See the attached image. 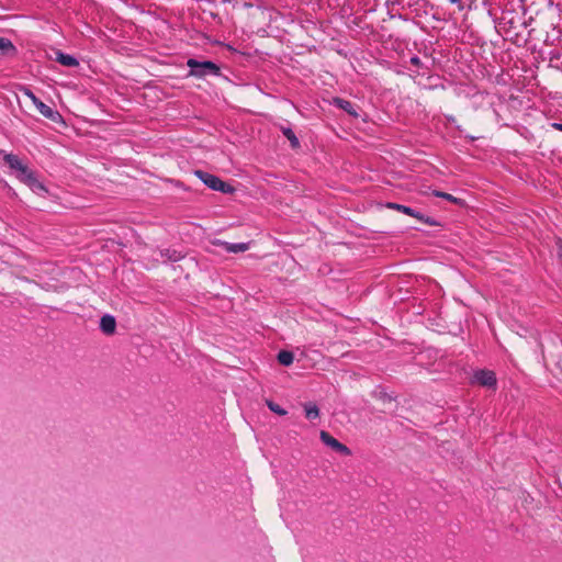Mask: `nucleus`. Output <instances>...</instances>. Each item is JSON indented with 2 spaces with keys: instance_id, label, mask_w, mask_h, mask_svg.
Returning <instances> with one entry per match:
<instances>
[{
  "instance_id": "f257e3e1",
  "label": "nucleus",
  "mask_w": 562,
  "mask_h": 562,
  "mask_svg": "<svg viewBox=\"0 0 562 562\" xmlns=\"http://www.w3.org/2000/svg\"><path fill=\"white\" fill-rule=\"evenodd\" d=\"M0 156L18 181L26 186L33 193L41 198L48 195L49 190L41 180L37 171L30 168L18 155L0 150Z\"/></svg>"
},
{
  "instance_id": "f03ea898",
  "label": "nucleus",
  "mask_w": 562,
  "mask_h": 562,
  "mask_svg": "<svg viewBox=\"0 0 562 562\" xmlns=\"http://www.w3.org/2000/svg\"><path fill=\"white\" fill-rule=\"evenodd\" d=\"M319 112H322L323 115L337 117L348 116L355 120L361 116V108L359 104L345 98L334 95L327 90H318V113Z\"/></svg>"
},
{
  "instance_id": "7ed1b4c3",
  "label": "nucleus",
  "mask_w": 562,
  "mask_h": 562,
  "mask_svg": "<svg viewBox=\"0 0 562 562\" xmlns=\"http://www.w3.org/2000/svg\"><path fill=\"white\" fill-rule=\"evenodd\" d=\"M498 26L507 34L518 35L519 30L526 27L525 11L505 8L498 19Z\"/></svg>"
},
{
  "instance_id": "20e7f679",
  "label": "nucleus",
  "mask_w": 562,
  "mask_h": 562,
  "mask_svg": "<svg viewBox=\"0 0 562 562\" xmlns=\"http://www.w3.org/2000/svg\"><path fill=\"white\" fill-rule=\"evenodd\" d=\"M189 67V77L196 79H205L209 76H221V68L212 60H198L196 58H189L187 60Z\"/></svg>"
},
{
  "instance_id": "39448f33",
  "label": "nucleus",
  "mask_w": 562,
  "mask_h": 562,
  "mask_svg": "<svg viewBox=\"0 0 562 562\" xmlns=\"http://www.w3.org/2000/svg\"><path fill=\"white\" fill-rule=\"evenodd\" d=\"M194 173L211 190L226 194H231L235 191V189L229 183L224 182L221 178H218L215 175L209 173L203 170H195Z\"/></svg>"
},
{
  "instance_id": "423d86ee",
  "label": "nucleus",
  "mask_w": 562,
  "mask_h": 562,
  "mask_svg": "<svg viewBox=\"0 0 562 562\" xmlns=\"http://www.w3.org/2000/svg\"><path fill=\"white\" fill-rule=\"evenodd\" d=\"M318 437L327 447H329L337 454L346 457L351 456V450L346 445L330 436L329 432L322 430Z\"/></svg>"
},
{
  "instance_id": "0eeeda50",
  "label": "nucleus",
  "mask_w": 562,
  "mask_h": 562,
  "mask_svg": "<svg viewBox=\"0 0 562 562\" xmlns=\"http://www.w3.org/2000/svg\"><path fill=\"white\" fill-rule=\"evenodd\" d=\"M472 382L481 386L494 389L496 387L497 379L493 371L481 369L474 372Z\"/></svg>"
},
{
  "instance_id": "6e6552de",
  "label": "nucleus",
  "mask_w": 562,
  "mask_h": 562,
  "mask_svg": "<svg viewBox=\"0 0 562 562\" xmlns=\"http://www.w3.org/2000/svg\"><path fill=\"white\" fill-rule=\"evenodd\" d=\"M116 328V321L115 318L110 315L105 314L100 319V329L105 335H112L115 331Z\"/></svg>"
},
{
  "instance_id": "1a4fd4ad",
  "label": "nucleus",
  "mask_w": 562,
  "mask_h": 562,
  "mask_svg": "<svg viewBox=\"0 0 562 562\" xmlns=\"http://www.w3.org/2000/svg\"><path fill=\"white\" fill-rule=\"evenodd\" d=\"M18 53L16 47L11 40L7 37H0V56L1 57H13Z\"/></svg>"
},
{
  "instance_id": "9d476101",
  "label": "nucleus",
  "mask_w": 562,
  "mask_h": 562,
  "mask_svg": "<svg viewBox=\"0 0 562 562\" xmlns=\"http://www.w3.org/2000/svg\"><path fill=\"white\" fill-rule=\"evenodd\" d=\"M55 60L58 61L60 65L66 67H77L79 65L78 59L69 54H65L61 50L55 52Z\"/></svg>"
},
{
  "instance_id": "9b49d317",
  "label": "nucleus",
  "mask_w": 562,
  "mask_h": 562,
  "mask_svg": "<svg viewBox=\"0 0 562 562\" xmlns=\"http://www.w3.org/2000/svg\"><path fill=\"white\" fill-rule=\"evenodd\" d=\"M38 112L46 119L55 121L58 116V112L53 110L49 105L45 104L42 100H38L35 104Z\"/></svg>"
},
{
  "instance_id": "f8f14e48",
  "label": "nucleus",
  "mask_w": 562,
  "mask_h": 562,
  "mask_svg": "<svg viewBox=\"0 0 562 562\" xmlns=\"http://www.w3.org/2000/svg\"><path fill=\"white\" fill-rule=\"evenodd\" d=\"M385 207L404 213L412 217L417 216V211L415 209L404 205V204L396 203V202H387L385 204Z\"/></svg>"
},
{
  "instance_id": "ddd939ff",
  "label": "nucleus",
  "mask_w": 562,
  "mask_h": 562,
  "mask_svg": "<svg viewBox=\"0 0 562 562\" xmlns=\"http://www.w3.org/2000/svg\"><path fill=\"white\" fill-rule=\"evenodd\" d=\"M222 245H223V248L225 249V251L231 252V254H239V252H244L249 249V244H247V243L224 241V243H222Z\"/></svg>"
},
{
  "instance_id": "4468645a",
  "label": "nucleus",
  "mask_w": 562,
  "mask_h": 562,
  "mask_svg": "<svg viewBox=\"0 0 562 562\" xmlns=\"http://www.w3.org/2000/svg\"><path fill=\"white\" fill-rule=\"evenodd\" d=\"M277 359L280 364L288 367V366L292 364L294 356L291 351L281 350L278 353Z\"/></svg>"
},
{
  "instance_id": "2eb2a0df",
  "label": "nucleus",
  "mask_w": 562,
  "mask_h": 562,
  "mask_svg": "<svg viewBox=\"0 0 562 562\" xmlns=\"http://www.w3.org/2000/svg\"><path fill=\"white\" fill-rule=\"evenodd\" d=\"M451 4H456L460 11H470L475 7V0H448Z\"/></svg>"
},
{
  "instance_id": "dca6fc26",
  "label": "nucleus",
  "mask_w": 562,
  "mask_h": 562,
  "mask_svg": "<svg viewBox=\"0 0 562 562\" xmlns=\"http://www.w3.org/2000/svg\"><path fill=\"white\" fill-rule=\"evenodd\" d=\"M281 131L282 134L289 139L292 148H297L300 146L299 138L290 127H282Z\"/></svg>"
},
{
  "instance_id": "f3484780",
  "label": "nucleus",
  "mask_w": 562,
  "mask_h": 562,
  "mask_svg": "<svg viewBox=\"0 0 562 562\" xmlns=\"http://www.w3.org/2000/svg\"><path fill=\"white\" fill-rule=\"evenodd\" d=\"M434 195L435 196H438V198H441V199H445L447 201H450L454 204H461L462 203V200L459 199V198H456L453 196L452 194L450 193H447V192H442V191H434Z\"/></svg>"
},
{
  "instance_id": "a211bd4d",
  "label": "nucleus",
  "mask_w": 562,
  "mask_h": 562,
  "mask_svg": "<svg viewBox=\"0 0 562 562\" xmlns=\"http://www.w3.org/2000/svg\"><path fill=\"white\" fill-rule=\"evenodd\" d=\"M414 217L417 218L419 222L427 224L429 226H438L439 225L438 221H436L435 218H432L430 216H426L418 211H417V216H414Z\"/></svg>"
},
{
  "instance_id": "6ab92c4d",
  "label": "nucleus",
  "mask_w": 562,
  "mask_h": 562,
  "mask_svg": "<svg viewBox=\"0 0 562 562\" xmlns=\"http://www.w3.org/2000/svg\"><path fill=\"white\" fill-rule=\"evenodd\" d=\"M267 406L269 407V409L280 416H283L286 414V411L284 408H282L279 404L272 402V401H267Z\"/></svg>"
},
{
  "instance_id": "aec40b11",
  "label": "nucleus",
  "mask_w": 562,
  "mask_h": 562,
  "mask_svg": "<svg viewBox=\"0 0 562 562\" xmlns=\"http://www.w3.org/2000/svg\"><path fill=\"white\" fill-rule=\"evenodd\" d=\"M306 417L311 420L316 418V404H310L305 406Z\"/></svg>"
},
{
  "instance_id": "412c9836",
  "label": "nucleus",
  "mask_w": 562,
  "mask_h": 562,
  "mask_svg": "<svg viewBox=\"0 0 562 562\" xmlns=\"http://www.w3.org/2000/svg\"><path fill=\"white\" fill-rule=\"evenodd\" d=\"M25 95H27V97L32 100L33 104H35V103L40 100V99H38V98H37V97H36V95L31 91V90H29V89H26V90H25Z\"/></svg>"
},
{
  "instance_id": "4be33fe9",
  "label": "nucleus",
  "mask_w": 562,
  "mask_h": 562,
  "mask_svg": "<svg viewBox=\"0 0 562 562\" xmlns=\"http://www.w3.org/2000/svg\"><path fill=\"white\" fill-rule=\"evenodd\" d=\"M409 61H411L412 65H414L416 67H419L422 65L420 58L418 56H416V55L411 57Z\"/></svg>"
},
{
  "instance_id": "5701e85b",
  "label": "nucleus",
  "mask_w": 562,
  "mask_h": 562,
  "mask_svg": "<svg viewBox=\"0 0 562 562\" xmlns=\"http://www.w3.org/2000/svg\"><path fill=\"white\" fill-rule=\"evenodd\" d=\"M549 126L562 132V122H552L549 124Z\"/></svg>"
},
{
  "instance_id": "b1692460",
  "label": "nucleus",
  "mask_w": 562,
  "mask_h": 562,
  "mask_svg": "<svg viewBox=\"0 0 562 562\" xmlns=\"http://www.w3.org/2000/svg\"><path fill=\"white\" fill-rule=\"evenodd\" d=\"M381 398H382V401H383L384 403H386V402H392V400H393V398H392V396H391V395H389L387 393H381Z\"/></svg>"
},
{
  "instance_id": "393cba45",
  "label": "nucleus",
  "mask_w": 562,
  "mask_h": 562,
  "mask_svg": "<svg viewBox=\"0 0 562 562\" xmlns=\"http://www.w3.org/2000/svg\"><path fill=\"white\" fill-rule=\"evenodd\" d=\"M557 246H558V256H559V258L562 259V239H559L557 241Z\"/></svg>"
},
{
  "instance_id": "a878e982",
  "label": "nucleus",
  "mask_w": 562,
  "mask_h": 562,
  "mask_svg": "<svg viewBox=\"0 0 562 562\" xmlns=\"http://www.w3.org/2000/svg\"><path fill=\"white\" fill-rule=\"evenodd\" d=\"M181 258L180 255H177L176 251H173V255L172 256H169V259L173 260V261H177Z\"/></svg>"
},
{
  "instance_id": "bb28decb",
  "label": "nucleus",
  "mask_w": 562,
  "mask_h": 562,
  "mask_svg": "<svg viewBox=\"0 0 562 562\" xmlns=\"http://www.w3.org/2000/svg\"><path fill=\"white\" fill-rule=\"evenodd\" d=\"M447 120H448L449 122H456V119H454V116H452V115L447 116Z\"/></svg>"
},
{
  "instance_id": "cd10ccee",
  "label": "nucleus",
  "mask_w": 562,
  "mask_h": 562,
  "mask_svg": "<svg viewBox=\"0 0 562 562\" xmlns=\"http://www.w3.org/2000/svg\"><path fill=\"white\" fill-rule=\"evenodd\" d=\"M467 138H469L471 142H474L476 138L473 137V136H465Z\"/></svg>"
}]
</instances>
